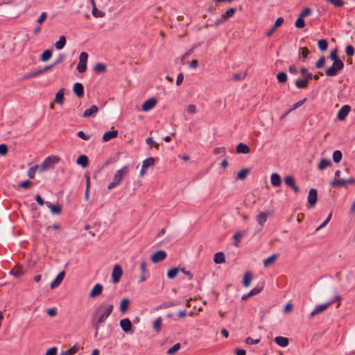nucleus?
<instances>
[{"mask_svg": "<svg viewBox=\"0 0 355 355\" xmlns=\"http://www.w3.org/2000/svg\"><path fill=\"white\" fill-rule=\"evenodd\" d=\"M157 100L155 98H151L144 101L142 104L141 109L144 112H148L155 107L157 105Z\"/></svg>", "mask_w": 355, "mask_h": 355, "instance_id": "nucleus-11", "label": "nucleus"}, {"mask_svg": "<svg viewBox=\"0 0 355 355\" xmlns=\"http://www.w3.org/2000/svg\"><path fill=\"white\" fill-rule=\"evenodd\" d=\"M92 14L95 18H103L105 16V13L97 8H92Z\"/></svg>", "mask_w": 355, "mask_h": 355, "instance_id": "nucleus-43", "label": "nucleus"}, {"mask_svg": "<svg viewBox=\"0 0 355 355\" xmlns=\"http://www.w3.org/2000/svg\"><path fill=\"white\" fill-rule=\"evenodd\" d=\"M284 182L286 185H288V187H291L294 186V184H295V179L292 175L286 176L284 179Z\"/></svg>", "mask_w": 355, "mask_h": 355, "instance_id": "nucleus-52", "label": "nucleus"}, {"mask_svg": "<svg viewBox=\"0 0 355 355\" xmlns=\"http://www.w3.org/2000/svg\"><path fill=\"white\" fill-rule=\"evenodd\" d=\"M65 276V272L64 271L60 272L55 279L51 283V289H53L55 288H57L60 286V284L62 283V280L64 279Z\"/></svg>", "mask_w": 355, "mask_h": 355, "instance_id": "nucleus-20", "label": "nucleus"}, {"mask_svg": "<svg viewBox=\"0 0 355 355\" xmlns=\"http://www.w3.org/2000/svg\"><path fill=\"white\" fill-rule=\"evenodd\" d=\"M259 342H260V338L252 339L250 337H248L245 340V343L247 345H255V344H258Z\"/></svg>", "mask_w": 355, "mask_h": 355, "instance_id": "nucleus-57", "label": "nucleus"}, {"mask_svg": "<svg viewBox=\"0 0 355 355\" xmlns=\"http://www.w3.org/2000/svg\"><path fill=\"white\" fill-rule=\"evenodd\" d=\"M119 324L122 330L125 333L130 331L132 327V322L128 318L121 320Z\"/></svg>", "mask_w": 355, "mask_h": 355, "instance_id": "nucleus-17", "label": "nucleus"}, {"mask_svg": "<svg viewBox=\"0 0 355 355\" xmlns=\"http://www.w3.org/2000/svg\"><path fill=\"white\" fill-rule=\"evenodd\" d=\"M73 91L77 97L81 98L84 94V87L80 83H76L73 86Z\"/></svg>", "mask_w": 355, "mask_h": 355, "instance_id": "nucleus-22", "label": "nucleus"}, {"mask_svg": "<svg viewBox=\"0 0 355 355\" xmlns=\"http://www.w3.org/2000/svg\"><path fill=\"white\" fill-rule=\"evenodd\" d=\"M318 48L320 49V50H321L322 51H326L328 47L327 41L324 39L319 40L318 42Z\"/></svg>", "mask_w": 355, "mask_h": 355, "instance_id": "nucleus-47", "label": "nucleus"}, {"mask_svg": "<svg viewBox=\"0 0 355 355\" xmlns=\"http://www.w3.org/2000/svg\"><path fill=\"white\" fill-rule=\"evenodd\" d=\"M235 13V9L232 8L228 9L224 14L221 15V17L218 19L215 23V26H218L225 21H226L229 18L232 17Z\"/></svg>", "mask_w": 355, "mask_h": 355, "instance_id": "nucleus-9", "label": "nucleus"}, {"mask_svg": "<svg viewBox=\"0 0 355 355\" xmlns=\"http://www.w3.org/2000/svg\"><path fill=\"white\" fill-rule=\"evenodd\" d=\"M269 214L265 212H261L256 218L257 222L261 226L266 223Z\"/></svg>", "mask_w": 355, "mask_h": 355, "instance_id": "nucleus-33", "label": "nucleus"}, {"mask_svg": "<svg viewBox=\"0 0 355 355\" xmlns=\"http://www.w3.org/2000/svg\"><path fill=\"white\" fill-rule=\"evenodd\" d=\"M312 13V10L310 8H304L300 14V16L302 17H305L309 16Z\"/></svg>", "mask_w": 355, "mask_h": 355, "instance_id": "nucleus-58", "label": "nucleus"}, {"mask_svg": "<svg viewBox=\"0 0 355 355\" xmlns=\"http://www.w3.org/2000/svg\"><path fill=\"white\" fill-rule=\"evenodd\" d=\"M76 163L82 167L85 168L88 166L89 160L86 155H83L78 157Z\"/></svg>", "mask_w": 355, "mask_h": 355, "instance_id": "nucleus-31", "label": "nucleus"}, {"mask_svg": "<svg viewBox=\"0 0 355 355\" xmlns=\"http://www.w3.org/2000/svg\"><path fill=\"white\" fill-rule=\"evenodd\" d=\"M277 80L279 83H286L288 80V77L286 73L280 72L277 75Z\"/></svg>", "mask_w": 355, "mask_h": 355, "instance_id": "nucleus-51", "label": "nucleus"}, {"mask_svg": "<svg viewBox=\"0 0 355 355\" xmlns=\"http://www.w3.org/2000/svg\"><path fill=\"white\" fill-rule=\"evenodd\" d=\"M118 136V131L117 130H112L109 132H106L103 135V141H108L112 139L116 138Z\"/></svg>", "mask_w": 355, "mask_h": 355, "instance_id": "nucleus-25", "label": "nucleus"}, {"mask_svg": "<svg viewBox=\"0 0 355 355\" xmlns=\"http://www.w3.org/2000/svg\"><path fill=\"white\" fill-rule=\"evenodd\" d=\"M52 56V51L51 50H45L40 56V60L42 62L48 61Z\"/></svg>", "mask_w": 355, "mask_h": 355, "instance_id": "nucleus-40", "label": "nucleus"}, {"mask_svg": "<svg viewBox=\"0 0 355 355\" xmlns=\"http://www.w3.org/2000/svg\"><path fill=\"white\" fill-rule=\"evenodd\" d=\"M295 26L297 28H302L305 26V21L301 16H299V17L297 19L295 23Z\"/></svg>", "mask_w": 355, "mask_h": 355, "instance_id": "nucleus-49", "label": "nucleus"}, {"mask_svg": "<svg viewBox=\"0 0 355 355\" xmlns=\"http://www.w3.org/2000/svg\"><path fill=\"white\" fill-rule=\"evenodd\" d=\"M64 101V89L63 88L60 89L55 94L54 102L62 105Z\"/></svg>", "mask_w": 355, "mask_h": 355, "instance_id": "nucleus-21", "label": "nucleus"}, {"mask_svg": "<svg viewBox=\"0 0 355 355\" xmlns=\"http://www.w3.org/2000/svg\"><path fill=\"white\" fill-rule=\"evenodd\" d=\"M7 153H8L7 146L4 144H0V155L4 156Z\"/></svg>", "mask_w": 355, "mask_h": 355, "instance_id": "nucleus-63", "label": "nucleus"}, {"mask_svg": "<svg viewBox=\"0 0 355 355\" xmlns=\"http://www.w3.org/2000/svg\"><path fill=\"white\" fill-rule=\"evenodd\" d=\"M275 343L282 347H286L288 345L289 340L286 337L277 336L275 338Z\"/></svg>", "mask_w": 355, "mask_h": 355, "instance_id": "nucleus-23", "label": "nucleus"}, {"mask_svg": "<svg viewBox=\"0 0 355 355\" xmlns=\"http://www.w3.org/2000/svg\"><path fill=\"white\" fill-rule=\"evenodd\" d=\"M114 306L105 302L101 303L96 307L92 313V322L95 329L96 335L98 334L100 324L104 322L112 312Z\"/></svg>", "mask_w": 355, "mask_h": 355, "instance_id": "nucleus-1", "label": "nucleus"}, {"mask_svg": "<svg viewBox=\"0 0 355 355\" xmlns=\"http://www.w3.org/2000/svg\"><path fill=\"white\" fill-rule=\"evenodd\" d=\"M40 171V166L38 165H35L32 167H31L29 169H28V176L31 178V179H33L35 176V173L37 171Z\"/></svg>", "mask_w": 355, "mask_h": 355, "instance_id": "nucleus-39", "label": "nucleus"}, {"mask_svg": "<svg viewBox=\"0 0 355 355\" xmlns=\"http://www.w3.org/2000/svg\"><path fill=\"white\" fill-rule=\"evenodd\" d=\"M179 272V268H171L167 271V277L169 279H174Z\"/></svg>", "mask_w": 355, "mask_h": 355, "instance_id": "nucleus-45", "label": "nucleus"}, {"mask_svg": "<svg viewBox=\"0 0 355 355\" xmlns=\"http://www.w3.org/2000/svg\"><path fill=\"white\" fill-rule=\"evenodd\" d=\"M122 275H123V270H122L121 267L118 264L114 265L113 267L112 272V278L113 282L114 284L118 283L120 281V279L122 277Z\"/></svg>", "mask_w": 355, "mask_h": 355, "instance_id": "nucleus-8", "label": "nucleus"}, {"mask_svg": "<svg viewBox=\"0 0 355 355\" xmlns=\"http://www.w3.org/2000/svg\"><path fill=\"white\" fill-rule=\"evenodd\" d=\"M162 317H157L153 324V329L156 333H159L162 329Z\"/></svg>", "mask_w": 355, "mask_h": 355, "instance_id": "nucleus-29", "label": "nucleus"}, {"mask_svg": "<svg viewBox=\"0 0 355 355\" xmlns=\"http://www.w3.org/2000/svg\"><path fill=\"white\" fill-rule=\"evenodd\" d=\"M331 162L329 159H322L320 161L318 165V168L320 171H322L324 168L331 166Z\"/></svg>", "mask_w": 355, "mask_h": 355, "instance_id": "nucleus-32", "label": "nucleus"}, {"mask_svg": "<svg viewBox=\"0 0 355 355\" xmlns=\"http://www.w3.org/2000/svg\"><path fill=\"white\" fill-rule=\"evenodd\" d=\"M213 153L214 155H222L224 156L226 154V149L225 147H223V146L215 148L214 149Z\"/></svg>", "mask_w": 355, "mask_h": 355, "instance_id": "nucleus-54", "label": "nucleus"}, {"mask_svg": "<svg viewBox=\"0 0 355 355\" xmlns=\"http://www.w3.org/2000/svg\"><path fill=\"white\" fill-rule=\"evenodd\" d=\"M79 350V347L74 345L70 349L62 352L60 355H73Z\"/></svg>", "mask_w": 355, "mask_h": 355, "instance_id": "nucleus-42", "label": "nucleus"}, {"mask_svg": "<svg viewBox=\"0 0 355 355\" xmlns=\"http://www.w3.org/2000/svg\"><path fill=\"white\" fill-rule=\"evenodd\" d=\"M214 261L215 263L220 264L223 263L225 261V255L223 252H219L214 254Z\"/></svg>", "mask_w": 355, "mask_h": 355, "instance_id": "nucleus-36", "label": "nucleus"}, {"mask_svg": "<svg viewBox=\"0 0 355 355\" xmlns=\"http://www.w3.org/2000/svg\"><path fill=\"white\" fill-rule=\"evenodd\" d=\"M236 153L248 154L250 152V149L246 144L240 143L236 148Z\"/></svg>", "mask_w": 355, "mask_h": 355, "instance_id": "nucleus-26", "label": "nucleus"}, {"mask_svg": "<svg viewBox=\"0 0 355 355\" xmlns=\"http://www.w3.org/2000/svg\"><path fill=\"white\" fill-rule=\"evenodd\" d=\"M67 40L64 35H61L59 40L54 44V46L57 50L62 49L66 45Z\"/></svg>", "mask_w": 355, "mask_h": 355, "instance_id": "nucleus-28", "label": "nucleus"}, {"mask_svg": "<svg viewBox=\"0 0 355 355\" xmlns=\"http://www.w3.org/2000/svg\"><path fill=\"white\" fill-rule=\"evenodd\" d=\"M88 55L86 52L80 53L79 55V61L76 67V69L79 73H84L87 69Z\"/></svg>", "mask_w": 355, "mask_h": 355, "instance_id": "nucleus-5", "label": "nucleus"}, {"mask_svg": "<svg viewBox=\"0 0 355 355\" xmlns=\"http://www.w3.org/2000/svg\"><path fill=\"white\" fill-rule=\"evenodd\" d=\"M306 101V98H304L295 104H293L291 107V108L288 111L287 113H290L291 112H293V110H296L299 107L302 106L305 102Z\"/></svg>", "mask_w": 355, "mask_h": 355, "instance_id": "nucleus-50", "label": "nucleus"}, {"mask_svg": "<svg viewBox=\"0 0 355 355\" xmlns=\"http://www.w3.org/2000/svg\"><path fill=\"white\" fill-rule=\"evenodd\" d=\"M277 259V254H272L263 261V266L265 268H268L272 265Z\"/></svg>", "mask_w": 355, "mask_h": 355, "instance_id": "nucleus-30", "label": "nucleus"}, {"mask_svg": "<svg viewBox=\"0 0 355 355\" xmlns=\"http://www.w3.org/2000/svg\"><path fill=\"white\" fill-rule=\"evenodd\" d=\"M48 207L50 209V211L53 214L58 215L62 211V207L58 204H56V205L49 204Z\"/></svg>", "mask_w": 355, "mask_h": 355, "instance_id": "nucleus-34", "label": "nucleus"}, {"mask_svg": "<svg viewBox=\"0 0 355 355\" xmlns=\"http://www.w3.org/2000/svg\"><path fill=\"white\" fill-rule=\"evenodd\" d=\"M103 290V287L101 284H96L89 292V297L91 298H95L100 295Z\"/></svg>", "mask_w": 355, "mask_h": 355, "instance_id": "nucleus-16", "label": "nucleus"}, {"mask_svg": "<svg viewBox=\"0 0 355 355\" xmlns=\"http://www.w3.org/2000/svg\"><path fill=\"white\" fill-rule=\"evenodd\" d=\"M31 185H32V182L30 180H25V181H24L22 182H20L19 184V186L20 187L25 188V189L31 187Z\"/></svg>", "mask_w": 355, "mask_h": 355, "instance_id": "nucleus-62", "label": "nucleus"}, {"mask_svg": "<svg viewBox=\"0 0 355 355\" xmlns=\"http://www.w3.org/2000/svg\"><path fill=\"white\" fill-rule=\"evenodd\" d=\"M105 69V66L101 63H98L94 67V71L98 73H103Z\"/></svg>", "mask_w": 355, "mask_h": 355, "instance_id": "nucleus-53", "label": "nucleus"}, {"mask_svg": "<svg viewBox=\"0 0 355 355\" xmlns=\"http://www.w3.org/2000/svg\"><path fill=\"white\" fill-rule=\"evenodd\" d=\"M325 64V58L324 56H322L319 58L318 62L315 63V67L318 69H320L324 66Z\"/></svg>", "mask_w": 355, "mask_h": 355, "instance_id": "nucleus-61", "label": "nucleus"}, {"mask_svg": "<svg viewBox=\"0 0 355 355\" xmlns=\"http://www.w3.org/2000/svg\"><path fill=\"white\" fill-rule=\"evenodd\" d=\"M327 1L334 7L337 8L343 7L345 4V1L343 0H327Z\"/></svg>", "mask_w": 355, "mask_h": 355, "instance_id": "nucleus-48", "label": "nucleus"}, {"mask_svg": "<svg viewBox=\"0 0 355 355\" xmlns=\"http://www.w3.org/2000/svg\"><path fill=\"white\" fill-rule=\"evenodd\" d=\"M60 158L55 155L47 157L40 166V171H44L53 168L54 166L60 162Z\"/></svg>", "mask_w": 355, "mask_h": 355, "instance_id": "nucleus-3", "label": "nucleus"}, {"mask_svg": "<svg viewBox=\"0 0 355 355\" xmlns=\"http://www.w3.org/2000/svg\"><path fill=\"white\" fill-rule=\"evenodd\" d=\"M333 160L335 163H339L343 157V154L340 150H336L333 153Z\"/></svg>", "mask_w": 355, "mask_h": 355, "instance_id": "nucleus-46", "label": "nucleus"}, {"mask_svg": "<svg viewBox=\"0 0 355 355\" xmlns=\"http://www.w3.org/2000/svg\"><path fill=\"white\" fill-rule=\"evenodd\" d=\"M351 110V107L348 105H343L338 111L337 118L340 121H344Z\"/></svg>", "mask_w": 355, "mask_h": 355, "instance_id": "nucleus-15", "label": "nucleus"}, {"mask_svg": "<svg viewBox=\"0 0 355 355\" xmlns=\"http://www.w3.org/2000/svg\"><path fill=\"white\" fill-rule=\"evenodd\" d=\"M344 67L343 62H333L332 65L327 69L325 73L327 76H335Z\"/></svg>", "mask_w": 355, "mask_h": 355, "instance_id": "nucleus-4", "label": "nucleus"}, {"mask_svg": "<svg viewBox=\"0 0 355 355\" xmlns=\"http://www.w3.org/2000/svg\"><path fill=\"white\" fill-rule=\"evenodd\" d=\"M98 111V107L96 105H92L89 108L87 109L84 112L83 116L85 118L92 116L94 114L97 113Z\"/></svg>", "mask_w": 355, "mask_h": 355, "instance_id": "nucleus-24", "label": "nucleus"}, {"mask_svg": "<svg viewBox=\"0 0 355 355\" xmlns=\"http://www.w3.org/2000/svg\"><path fill=\"white\" fill-rule=\"evenodd\" d=\"M155 159L153 157H148V158L144 159L142 162L141 168L139 171L140 177H144L146 174L147 169L149 167L153 166L155 164Z\"/></svg>", "mask_w": 355, "mask_h": 355, "instance_id": "nucleus-7", "label": "nucleus"}, {"mask_svg": "<svg viewBox=\"0 0 355 355\" xmlns=\"http://www.w3.org/2000/svg\"><path fill=\"white\" fill-rule=\"evenodd\" d=\"M332 303H333V301H329L327 303L316 306L315 307V309L311 313V314H310L311 316L313 317V316L324 311Z\"/></svg>", "mask_w": 355, "mask_h": 355, "instance_id": "nucleus-12", "label": "nucleus"}, {"mask_svg": "<svg viewBox=\"0 0 355 355\" xmlns=\"http://www.w3.org/2000/svg\"><path fill=\"white\" fill-rule=\"evenodd\" d=\"M317 200H318L317 190L315 189H311L309 192V196H308L309 203L310 204V205L311 207H313L315 205Z\"/></svg>", "mask_w": 355, "mask_h": 355, "instance_id": "nucleus-18", "label": "nucleus"}, {"mask_svg": "<svg viewBox=\"0 0 355 355\" xmlns=\"http://www.w3.org/2000/svg\"><path fill=\"white\" fill-rule=\"evenodd\" d=\"M180 343H176L173 346L171 347L166 352L168 355L175 354L180 349Z\"/></svg>", "mask_w": 355, "mask_h": 355, "instance_id": "nucleus-41", "label": "nucleus"}, {"mask_svg": "<svg viewBox=\"0 0 355 355\" xmlns=\"http://www.w3.org/2000/svg\"><path fill=\"white\" fill-rule=\"evenodd\" d=\"M330 58L333 62H343L338 57L336 50L332 51L330 54Z\"/></svg>", "mask_w": 355, "mask_h": 355, "instance_id": "nucleus-55", "label": "nucleus"}, {"mask_svg": "<svg viewBox=\"0 0 355 355\" xmlns=\"http://www.w3.org/2000/svg\"><path fill=\"white\" fill-rule=\"evenodd\" d=\"M186 110L189 114H193L196 112V106L193 104H190L187 107Z\"/></svg>", "mask_w": 355, "mask_h": 355, "instance_id": "nucleus-59", "label": "nucleus"}, {"mask_svg": "<svg viewBox=\"0 0 355 355\" xmlns=\"http://www.w3.org/2000/svg\"><path fill=\"white\" fill-rule=\"evenodd\" d=\"M354 48L351 45H348L345 48V53L348 56L354 55Z\"/></svg>", "mask_w": 355, "mask_h": 355, "instance_id": "nucleus-60", "label": "nucleus"}, {"mask_svg": "<svg viewBox=\"0 0 355 355\" xmlns=\"http://www.w3.org/2000/svg\"><path fill=\"white\" fill-rule=\"evenodd\" d=\"M250 173L248 168H243L237 173L236 178L239 180H244Z\"/></svg>", "mask_w": 355, "mask_h": 355, "instance_id": "nucleus-38", "label": "nucleus"}, {"mask_svg": "<svg viewBox=\"0 0 355 355\" xmlns=\"http://www.w3.org/2000/svg\"><path fill=\"white\" fill-rule=\"evenodd\" d=\"M262 289H263V286H257L248 293V296H250V297L254 296V295L259 293L262 291Z\"/></svg>", "mask_w": 355, "mask_h": 355, "instance_id": "nucleus-56", "label": "nucleus"}, {"mask_svg": "<svg viewBox=\"0 0 355 355\" xmlns=\"http://www.w3.org/2000/svg\"><path fill=\"white\" fill-rule=\"evenodd\" d=\"M130 300L128 298H123L120 303L119 309L121 312H125L129 306Z\"/></svg>", "mask_w": 355, "mask_h": 355, "instance_id": "nucleus-37", "label": "nucleus"}, {"mask_svg": "<svg viewBox=\"0 0 355 355\" xmlns=\"http://www.w3.org/2000/svg\"><path fill=\"white\" fill-rule=\"evenodd\" d=\"M129 167L128 165L123 166L119 169L112 176L111 181L107 184V189L111 190L117 187L122 180L128 175Z\"/></svg>", "mask_w": 355, "mask_h": 355, "instance_id": "nucleus-2", "label": "nucleus"}, {"mask_svg": "<svg viewBox=\"0 0 355 355\" xmlns=\"http://www.w3.org/2000/svg\"><path fill=\"white\" fill-rule=\"evenodd\" d=\"M271 184L274 187H279L282 184V179L279 174L272 173L270 176Z\"/></svg>", "mask_w": 355, "mask_h": 355, "instance_id": "nucleus-27", "label": "nucleus"}, {"mask_svg": "<svg viewBox=\"0 0 355 355\" xmlns=\"http://www.w3.org/2000/svg\"><path fill=\"white\" fill-rule=\"evenodd\" d=\"M166 257V253L164 250H158L153 253L151 256V261L156 263L163 261Z\"/></svg>", "mask_w": 355, "mask_h": 355, "instance_id": "nucleus-14", "label": "nucleus"}, {"mask_svg": "<svg viewBox=\"0 0 355 355\" xmlns=\"http://www.w3.org/2000/svg\"><path fill=\"white\" fill-rule=\"evenodd\" d=\"M10 274L15 276L16 278H19L25 274V270L22 266L17 265L10 270Z\"/></svg>", "mask_w": 355, "mask_h": 355, "instance_id": "nucleus-19", "label": "nucleus"}, {"mask_svg": "<svg viewBox=\"0 0 355 355\" xmlns=\"http://www.w3.org/2000/svg\"><path fill=\"white\" fill-rule=\"evenodd\" d=\"M331 185L334 187H340L345 185V180L335 178L331 182Z\"/></svg>", "mask_w": 355, "mask_h": 355, "instance_id": "nucleus-44", "label": "nucleus"}, {"mask_svg": "<svg viewBox=\"0 0 355 355\" xmlns=\"http://www.w3.org/2000/svg\"><path fill=\"white\" fill-rule=\"evenodd\" d=\"M60 62V60H57L54 62H53L50 65H48V66H46L45 67H44L43 69H40V70H38L37 71H35L32 73H28V74H26L25 76H24V78H33V77H36V76H38L49 70H51V69H53L54 67H55L57 64H58Z\"/></svg>", "mask_w": 355, "mask_h": 355, "instance_id": "nucleus-6", "label": "nucleus"}, {"mask_svg": "<svg viewBox=\"0 0 355 355\" xmlns=\"http://www.w3.org/2000/svg\"><path fill=\"white\" fill-rule=\"evenodd\" d=\"M313 78V74H308L303 79H297L295 85L298 89H305L308 87L309 81Z\"/></svg>", "mask_w": 355, "mask_h": 355, "instance_id": "nucleus-10", "label": "nucleus"}, {"mask_svg": "<svg viewBox=\"0 0 355 355\" xmlns=\"http://www.w3.org/2000/svg\"><path fill=\"white\" fill-rule=\"evenodd\" d=\"M252 279V275L250 272H246L243 275V284L245 287H248Z\"/></svg>", "mask_w": 355, "mask_h": 355, "instance_id": "nucleus-35", "label": "nucleus"}, {"mask_svg": "<svg viewBox=\"0 0 355 355\" xmlns=\"http://www.w3.org/2000/svg\"><path fill=\"white\" fill-rule=\"evenodd\" d=\"M56 354H57V348L55 347H53L49 349L46 352V355H56Z\"/></svg>", "mask_w": 355, "mask_h": 355, "instance_id": "nucleus-64", "label": "nucleus"}, {"mask_svg": "<svg viewBox=\"0 0 355 355\" xmlns=\"http://www.w3.org/2000/svg\"><path fill=\"white\" fill-rule=\"evenodd\" d=\"M141 274L139 276V282H144L148 277L149 273L147 269V263L145 261H142L140 264Z\"/></svg>", "mask_w": 355, "mask_h": 355, "instance_id": "nucleus-13", "label": "nucleus"}]
</instances>
